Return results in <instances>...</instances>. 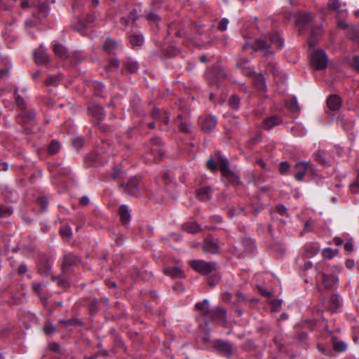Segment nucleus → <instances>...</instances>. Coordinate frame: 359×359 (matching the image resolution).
Listing matches in <instances>:
<instances>
[{
  "instance_id": "8fccbe9b",
  "label": "nucleus",
  "mask_w": 359,
  "mask_h": 359,
  "mask_svg": "<svg viewBox=\"0 0 359 359\" xmlns=\"http://www.w3.org/2000/svg\"><path fill=\"white\" fill-rule=\"evenodd\" d=\"M278 211L281 215H285L287 212V209L283 205H279L278 206Z\"/></svg>"
},
{
  "instance_id": "f257e3e1",
  "label": "nucleus",
  "mask_w": 359,
  "mask_h": 359,
  "mask_svg": "<svg viewBox=\"0 0 359 359\" xmlns=\"http://www.w3.org/2000/svg\"><path fill=\"white\" fill-rule=\"evenodd\" d=\"M226 159L222 156L219 152L215 154L207 161L208 170L215 172L217 170L218 167L220 168L222 175L229 182L237 183L239 181V177L237 174L233 172L228 168Z\"/></svg>"
},
{
  "instance_id": "de8ad7c7",
  "label": "nucleus",
  "mask_w": 359,
  "mask_h": 359,
  "mask_svg": "<svg viewBox=\"0 0 359 359\" xmlns=\"http://www.w3.org/2000/svg\"><path fill=\"white\" fill-rule=\"evenodd\" d=\"M47 83L49 85L57 86L58 84V78L57 77L50 78L47 81Z\"/></svg>"
},
{
  "instance_id": "412c9836",
  "label": "nucleus",
  "mask_w": 359,
  "mask_h": 359,
  "mask_svg": "<svg viewBox=\"0 0 359 359\" xmlns=\"http://www.w3.org/2000/svg\"><path fill=\"white\" fill-rule=\"evenodd\" d=\"M196 307L204 314L209 312V302L207 299H204L202 302L197 303Z\"/></svg>"
},
{
  "instance_id": "f03ea898",
  "label": "nucleus",
  "mask_w": 359,
  "mask_h": 359,
  "mask_svg": "<svg viewBox=\"0 0 359 359\" xmlns=\"http://www.w3.org/2000/svg\"><path fill=\"white\" fill-rule=\"evenodd\" d=\"M328 59L325 51L318 50L311 55V65L317 70L324 69L327 67Z\"/></svg>"
},
{
  "instance_id": "09e8293b",
  "label": "nucleus",
  "mask_w": 359,
  "mask_h": 359,
  "mask_svg": "<svg viewBox=\"0 0 359 359\" xmlns=\"http://www.w3.org/2000/svg\"><path fill=\"white\" fill-rule=\"evenodd\" d=\"M147 19L151 21H157L158 20V16L155 13H150L147 15Z\"/></svg>"
},
{
  "instance_id": "69168bd1",
  "label": "nucleus",
  "mask_w": 359,
  "mask_h": 359,
  "mask_svg": "<svg viewBox=\"0 0 359 359\" xmlns=\"http://www.w3.org/2000/svg\"><path fill=\"white\" fill-rule=\"evenodd\" d=\"M314 44H315V42H314V41H313L311 39H310L309 40V46H311H311H314Z\"/></svg>"
},
{
  "instance_id": "393cba45",
  "label": "nucleus",
  "mask_w": 359,
  "mask_h": 359,
  "mask_svg": "<svg viewBox=\"0 0 359 359\" xmlns=\"http://www.w3.org/2000/svg\"><path fill=\"white\" fill-rule=\"evenodd\" d=\"M60 233L63 239L68 240L72 235V231L69 226H64L60 229Z\"/></svg>"
},
{
  "instance_id": "2f4dec72",
  "label": "nucleus",
  "mask_w": 359,
  "mask_h": 359,
  "mask_svg": "<svg viewBox=\"0 0 359 359\" xmlns=\"http://www.w3.org/2000/svg\"><path fill=\"white\" fill-rule=\"evenodd\" d=\"M338 252L337 250H333L331 248H325L323 251V256L327 259L332 258Z\"/></svg>"
},
{
  "instance_id": "5701e85b",
  "label": "nucleus",
  "mask_w": 359,
  "mask_h": 359,
  "mask_svg": "<svg viewBox=\"0 0 359 359\" xmlns=\"http://www.w3.org/2000/svg\"><path fill=\"white\" fill-rule=\"evenodd\" d=\"M286 105L293 112H297L299 111L298 102L296 97L291 98L290 100L286 103Z\"/></svg>"
},
{
  "instance_id": "cd10ccee",
  "label": "nucleus",
  "mask_w": 359,
  "mask_h": 359,
  "mask_svg": "<svg viewBox=\"0 0 359 359\" xmlns=\"http://www.w3.org/2000/svg\"><path fill=\"white\" fill-rule=\"evenodd\" d=\"M60 148V144L57 141L53 140L49 145L48 152L50 154H54L59 151Z\"/></svg>"
},
{
  "instance_id": "c03bdc74",
  "label": "nucleus",
  "mask_w": 359,
  "mask_h": 359,
  "mask_svg": "<svg viewBox=\"0 0 359 359\" xmlns=\"http://www.w3.org/2000/svg\"><path fill=\"white\" fill-rule=\"evenodd\" d=\"M54 330H55V327H54V326H53L52 324H47V325L44 327V332H45L46 334H50V333H52Z\"/></svg>"
},
{
  "instance_id": "49530a36",
  "label": "nucleus",
  "mask_w": 359,
  "mask_h": 359,
  "mask_svg": "<svg viewBox=\"0 0 359 359\" xmlns=\"http://www.w3.org/2000/svg\"><path fill=\"white\" fill-rule=\"evenodd\" d=\"M352 193H356L359 189V181L353 183L350 187Z\"/></svg>"
},
{
  "instance_id": "aec40b11",
  "label": "nucleus",
  "mask_w": 359,
  "mask_h": 359,
  "mask_svg": "<svg viewBox=\"0 0 359 359\" xmlns=\"http://www.w3.org/2000/svg\"><path fill=\"white\" fill-rule=\"evenodd\" d=\"M291 130L297 136H304L306 133V129L301 123H297L294 127L291 128Z\"/></svg>"
},
{
  "instance_id": "4d7b16f0",
  "label": "nucleus",
  "mask_w": 359,
  "mask_h": 359,
  "mask_svg": "<svg viewBox=\"0 0 359 359\" xmlns=\"http://www.w3.org/2000/svg\"><path fill=\"white\" fill-rule=\"evenodd\" d=\"M33 287L34 290L38 292L41 289L42 285L41 283H35Z\"/></svg>"
},
{
  "instance_id": "20e7f679",
  "label": "nucleus",
  "mask_w": 359,
  "mask_h": 359,
  "mask_svg": "<svg viewBox=\"0 0 359 359\" xmlns=\"http://www.w3.org/2000/svg\"><path fill=\"white\" fill-rule=\"evenodd\" d=\"M191 266L197 272L206 275L215 269V264L212 262H205L203 260H194L190 262Z\"/></svg>"
},
{
  "instance_id": "9d476101",
  "label": "nucleus",
  "mask_w": 359,
  "mask_h": 359,
  "mask_svg": "<svg viewBox=\"0 0 359 359\" xmlns=\"http://www.w3.org/2000/svg\"><path fill=\"white\" fill-rule=\"evenodd\" d=\"M327 104L330 109L333 111L339 110L341 107V99L336 95H331L327 99Z\"/></svg>"
},
{
  "instance_id": "13d9d810",
  "label": "nucleus",
  "mask_w": 359,
  "mask_h": 359,
  "mask_svg": "<svg viewBox=\"0 0 359 359\" xmlns=\"http://www.w3.org/2000/svg\"><path fill=\"white\" fill-rule=\"evenodd\" d=\"M157 152L158 153V159H161L162 158V156H163V153L160 151V150H158V149H151V152L153 154L154 152Z\"/></svg>"
},
{
  "instance_id": "1a4fd4ad",
  "label": "nucleus",
  "mask_w": 359,
  "mask_h": 359,
  "mask_svg": "<svg viewBox=\"0 0 359 359\" xmlns=\"http://www.w3.org/2000/svg\"><path fill=\"white\" fill-rule=\"evenodd\" d=\"M164 273L173 278H182L183 271L178 266H170L164 269Z\"/></svg>"
},
{
  "instance_id": "c9c22d12",
  "label": "nucleus",
  "mask_w": 359,
  "mask_h": 359,
  "mask_svg": "<svg viewBox=\"0 0 359 359\" xmlns=\"http://www.w3.org/2000/svg\"><path fill=\"white\" fill-rule=\"evenodd\" d=\"M256 86L260 90H264L266 85L264 79L262 76H259L256 81Z\"/></svg>"
},
{
  "instance_id": "e2e57ef3",
  "label": "nucleus",
  "mask_w": 359,
  "mask_h": 359,
  "mask_svg": "<svg viewBox=\"0 0 359 359\" xmlns=\"http://www.w3.org/2000/svg\"><path fill=\"white\" fill-rule=\"evenodd\" d=\"M8 72V69L0 71V78L3 77Z\"/></svg>"
},
{
  "instance_id": "f704fd0d",
  "label": "nucleus",
  "mask_w": 359,
  "mask_h": 359,
  "mask_svg": "<svg viewBox=\"0 0 359 359\" xmlns=\"http://www.w3.org/2000/svg\"><path fill=\"white\" fill-rule=\"evenodd\" d=\"M13 213V210L10 208H4L0 206V217L11 215Z\"/></svg>"
},
{
  "instance_id": "a878e982",
  "label": "nucleus",
  "mask_w": 359,
  "mask_h": 359,
  "mask_svg": "<svg viewBox=\"0 0 359 359\" xmlns=\"http://www.w3.org/2000/svg\"><path fill=\"white\" fill-rule=\"evenodd\" d=\"M177 121L180 122V128L182 131L184 133H189L190 131V124L186 121H182L181 116H177Z\"/></svg>"
},
{
  "instance_id": "7c9ffc66",
  "label": "nucleus",
  "mask_w": 359,
  "mask_h": 359,
  "mask_svg": "<svg viewBox=\"0 0 359 359\" xmlns=\"http://www.w3.org/2000/svg\"><path fill=\"white\" fill-rule=\"evenodd\" d=\"M116 47V42L112 39H107L106 40L104 44V50L107 51H111Z\"/></svg>"
},
{
  "instance_id": "6e6552de",
  "label": "nucleus",
  "mask_w": 359,
  "mask_h": 359,
  "mask_svg": "<svg viewBox=\"0 0 359 359\" xmlns=\"http://www.w3.org/2000/svg\"><path fill=\"white\" fill-rule=\"evenodd\" d=\"M34 57L36 62L38 64H43L48 61V56L46 51L43 49V46H41L39 48L35 51Z\"/></svg>"
},
{
  "instance_id": "a211bd4d",
  "label": "nucleus",
  "mask_w": 359,
  "mask_h": 359,
  "mask_svg": "<svg viewBox=\"0 0 359 359\" xmlns=\"http://www.w3.org/2000/svg\"><path fill=\"white\" fill-rule=\"evenodd\" d=\"M198 196L203 201H208L210 198V189L209 187H203L197 191Z\"/></svg>"
},
{
  "instance_id": "39448f33",
  "label": "nucleus",
  "mask_w": 359,
  "mask_h": 359,
  "mask_svg": "<svg viewBox=\"0 0 359 359\" xmlns=\"http://www.w3.org/2000/svg\"><path fill=\"white\" fill-rule=\"evenodd\" d=\"M214 347L224 356L229 357L234 351L233 346L227 341L217 340L213 343Z\"/></svg>"
},
{
  "instance_id": "bb28decb",
  "label": "nucleus",
  "mask_w": 359,
  "mask_h": 359,
  "mask_svg": "<svg viewBox=\"0 0 359 359\" xmlns=\"http://www.w3.org/2000/svg\"><path fill=\"white\" fill-rule=\"evenodd\" d=\"M271 43L280 48L283 44V40L279 34H274L271 36Z\"/></svg>"
},
{
  "instance_id": "680f3d73",
  "label": "nucleus",
  "mask_w": 359,
  "mask_h": 359,
  "mask_svg": "<svg viewBox=\"0 0 359 359\" xmlns=\"http://www.w3.org/2000/svg\"><path fill=\"white\" fill-rule=\"evenodd\" d=\"M21 6L22 8H27L29 6V0H22L21 3Z\"/></svg>"
},
{
  "instance_id": "774afa93",
  "label": "nucleus",
  "mask_w": 359,
  "mask_h": 359,
  "mask_svg": "<svg viewBox=\"0 0 359 359\" xmlns=\"http://www.w3.org/2000/svg\"><path fill=\"white\" fill-rule=\"evenodd\" d=\"M158 113H159L158 110L154 109V111H153L152 115H153V116H157L158 114Z\"/></svg>"
},
{
  "instance_id": "72a5a7b5",
  "label": "nucleus",
  "mask_w": 359,
  "mask_h": 359,
  "mask_svg": "<svg viewBox=\"0 0 359 359\" xmlns=\"http://www.w3.org/2000/svg\"><path fill=\"white\" fill-rule=\"evenodd\" d=\"M313 20V16L309 13H306L299 17V21L303 23H308Z\"/></svg>"
},
{
  "instance_id": "473e14b6",
  "label": "nucleus",
  "mask_w": 359,
  "mask_h": 359,
  "mask_svg": "<svg viewBox=\"0 0 359 359\" xmlns=\"http://www.w3.org/2000/svg\"><path fill=\"white\" fill-rule=\"evenodd\" d=\"M239 101L240 100L237 96L233 95L229 101V104L233 109H238L239 106Z\"/></svg>"
},
{
  "instance_id": "dca6fc26",
  "label": "nucleus",
  "mask_w": 359,
  "mask_h": 359,
  "mask_svg": "<svg viewBox=\"0 0 359 359\" xmlns=\"http://www.w3.org/2000/svg\"><path fill=\"white\" fill-rule=\"evenodd\" d=\"M328 8L330 10L336 11L338 14H342L344 13L346 14L347 13L346 9L341 8V5L339 2L337 0H331L328 3Z\"/></svg>"
},
{
  "instance_id": "ddd939ff",
  "label": "nucleus",
  "mask_w": 359,
  "mask_h": 359,
  "mask_svg": "<svg viewBox=\"0 0 359 359\" xmlns=\"http://www.w3.org/2000/svg\"><path fill=\"white\" fill-rule=\"evenodd\" d=\"M281 122V119L276 116H272L271 117L267 118L265 119L264 122V128L270 130L273 128V127L278 126Z\"/></svg>"
},
{
  "instance_id": "2eb2a0df",
  "label": "nucleus",
  "mask_w": 359,
  "mask_h": 359,
  "mask_svg": "<svg viewBox=\"0 0 359 359\" xmlns=\"http://www.w3.org/2000/svg\"><path fill=\"white\" fill-rule=\"evenodd\" d=\"M119 213L121 222L123 224H127L130 219L128 208L126 205H121L119 209Z\"/></svg>"
},
{
  "instance_id": "c756f323",
  "label": "nucleus",
  "mask_w": 359,
  "mask_h": 359,
  "mask_svg": "<svg viewBox=\"0 0 359 359\" xmlns=\"http://www.w3.org/2000/svg\"><path fill=\"white\" fill-rule=\"evenodd\" d=\"M38 11L41 17L44 18L48 15L49 8L46 4L42 3L38 6Z\"/></svg>"
},
{
  "instance_id": "603ef678",
  "label": "nucleus",
  "mask_w": 359,
  "mask_h": 359,
  "mask_svg": "<svg viewBox=\"0 0 359 359\" xmlns=\"http://www.w3.org/2000/svg\"><path fill=\"white\" fill-rule=\"evenodd\" d=\"M18 273L20 274H23L25 273L26 271H27V266H25V265H20L19 267H18Z\"/></svg>"
},
{
  "instance_id": "9b49d317",
  "label": "nucleus",
  "mask_w": 359,
  "mask_h": 359,
  "mask_svg": "<svg viewBox=\"0 0 359 359\" xmlns=\"http://www.w3.org/2000/svg\"><path fill=\"white\" fill-rule=\"evenodd\" d=\"M219 250L218 243L212 239L207 240L203 245V250L210 253H217Z\"/></svg>"
},
{
  "instance_id": "338daca9",
  "label": "nucleus",
  "mask_w": 359,
  "mask_h": 359,
  "mask_svg": "<svg viewBox=\"0 0 359 359\" xmlns=\"http://www.w3.org/2000/svg\"><path fill=\"white\" fill-rule=\"evenodd\" d=\"M311 266H312V263H311V262H307V263L306 264L305 267H306V269H309V268H311Z\"/></svg>"
},
{
  "instance_id": "0eeeda50",
  "label": "nucleus",
  "mask_w": 359,
  "mask_h": 359,
  "mask_svg": "<svg viewBox=\"0 0 359 359\" xmlns=\"http://www.w3.org/2000/svg\"><path fill=\"white\" fill-rule=\"evenodd\" d=\"M217 120L214 116H210L203 119L201 123L202 130L205 132H209L215 128Z\"/></svg>"
},
{
  "instance_id": "f8f14e48",
  "label": "nucleus",
  "mask_w": 359,
  "mask_h": 359,
  "mask_svg": "<svg viewBox=\"0 0 359 359\" xmlns=\"http://www.w3.org/2000/svg\"><path fill=\"white\" fill-rule=\"evenodd\" d=\"M320 245L318 243H309L305 245L304 254L307 257H312L318 254Z\"/></svg>"
},
{
  "instance_id": "c85d7f7f",
  "label": "nucleus",
  "mask_w": 359,
  "mask_h": 359,
  "mask_svg": "<svg viewBox=\"0 0 359 359\" xmlns=\"http://www.w3.org/2000/svg\"><path fill=\"white\" fill-rule=\"evenodd\" d=\"M185 230L191 233H195L200 231V227L196 223H191L185 226Z\"/></svg>"
},
{
  "instance_id": "a19ab883",
  "label": "nucleus",
  "mask_w": 359,
  "mask_h": 359,
  "mask_svg": "<svg viewBox=\"0 0 359 359\" xmlns=\"http://www.w3.org/2000/svg\"><path fill=\"white\" fill-rule=\"evenodd\" d=\"M72 144L75 148H80L83 144V139L81 137H76L74 139Z\"/></svg>"
},
{
  "instance_id": "0e129e2a",
  "label": "nucleus",
  "mask_w": 359,
  "mask_h": 359,
  "mask_svg": "<svg viewBox=\"0 0 359 359\" xmlns=\"http://www.w3.org/2000/svg\"><path fill=\"white\" fill-rule=\"evenodd\" d=\"M16 102H17L18 104L21 105L22 104V99L20 97H18L16 98Z\"/></svg>"
},
{
  "instance_id": "5fc2aeb1",
  "label": "nucleus",
  "mask_w": 359,
  "mask_h": 359,
  "mask_svg": "<svg viewBox=\"0 0 359 359\" xmlns=\"http://www.w3.org/2000/svg\"><path fill=\"white\" fill-rule=\"evenodd\" d=\"M346 266L349 268V269H351L352 267H353L354 266V262L353 260L352 259H348L346 262Z\"/></svg>"
},
{
  "instance_id": "4be33fe9",
  "label": "nucleus",
  "mask_w": 359,
  "mask_h": 359,
  "mask_svg": "<svg viewBox=\"0 0 359 359\" xmlns=\"http://www.w3.org/2000/svg\"><path fill=\"white\" fill-rule=\"evenodd\" d=\"M137 180L136 178L132 180L127 185L126 190L129 194H135L137 189Z\"/></svg>"
},
{
  "instance_id": "79ce46f5",
  "label": "nucleus",
  "mask_w": 359,
  "mask_h": 359,
  "mask_svg": "<svg viewBox=\"0 0 359 359\" xmlns=\"http://www.w3.org/2000/svg\"><path fill=\"white\" fill-rule=\"evenodd\" d=\"M289 164L284 161V162H281L280 164V172L281 174H284L285 173L288 169H289Z\"/></svg>"
},
{
  "instance_id": "b1692460",
  "label": "nucleus",
  "mask_w": 359,
  "mask_h": 359,
  "mask_svg": "<svg viewBox=\"0 0 359 359\" xmlns=\"http://www.w3.org/2000/svg\"><path fill=\"white\" fill-rule=\"evenodd\" d=\"M55 53L62 58H65L67 56L66 49L61 44H55L54 46Z\"/></svg>"
},
{
  "instance_id": "423d86ee",
  "label": "nucleus",
  "mask_w": 359,
  "mask_h": 359,
  "mask_svg": "<svg viewBox=\"0 0 359 359\" xmlns=\"http://www.w3.org/2000/svg\"><path fill=\"white\" fill-rule=\"evenodd\" d=\"M269 47L270 46L267 44L264 40L257 39L252 46H250L248 43H245L243 46V49L245 50H251V53L252 50H263L265 53H267Z\"/></svg>"
},
{
  "instance_id": "7ed1b4c3",
  "label": "nucleus",
  "mask_w": 359,
  "mask_h": 359,
  "mask_svg": "<svg viewBox=\"0 0 359 359\" xmlns=\"http://www.w3.org/2000/svg\"><path fill=\"white\" fill-rule=\"evenodd\" d=\"M294 169L296 174L294 178L297 181H302L306 175H313L315 172V168L309 162L302 161L297 163Z\"/></svg>"
},
{
  "instance_id": "ea45409f",
  "label": "nucleus",
  "mask_w": 359,
  "mask_h": 359,
  "mask_svg": "<svg viewBox=\"0 0 359 359\" xmlns=\"http://www.w3.org/2000/svg\"><path fill=\"white\" fill-rule=\"evenodd\" d=\"M60 323L65 325L66 327L72 325H76L79 322L76 320H60Z\"/></svg>"
},
{
  "instance_id": "6ab92c4d",
  "label": "nucleus",
  "mask_w": 359,
  "mask_h": 359,
  "mask_svg": "<svg viewBox=\"0 0 359 359\" xmlns=\"http://www.w3.org/2000/svg\"><path fill=\"white\" fill-rule=\"evenodd\" d=\"M333 347L336 351L344 352L347 349V344L342 341H339L336 338H334Z\"/></svg>"
},
{
  "instance_id": "6e6d98bb",
  "label": "nucleus",
  "mask_w": 359,
  "mask_h": 359,
  "mask_svg": "<svg viewBox=\"0 0 359 359\" xmlns=\"http://www.w3.org/2000/svg\"><path fill=\"white\" fill-rule=\"evenodd\" d=\"M333 241L337 245H340L343 243V241L339 237H334Z\"/></svg>"
},
{
  "instance_id": "f3484780",
  "label": "nucleus",
  "mask_w": 359,
  "mask_h": 359,
  "mask_svg": "<svg viewBox=\"0 0 359 359\" xmlns=\"http://www.w3.org/2000/svg\"><path fill=\"white\" fill-rule=\"evenodd\" d=\"M130 41L133 47H137L143 43L144 38L139 34H134L130 36Z\"/></svg>"
},
{
  "instance_id": "e433bc0d",
  "label": "nucleus",
  "mask_w": 359,
  "mask_h": 359,
  "mask_svg": "<svg viewBox=\"0 0 359 359\" xmlns=\"http://www.w3.org/2000/svg\"><path fill=\"white\" fill-rule=\"evenodd\" d=\"M330 302L333 304L334 309H337L340 306V299L337 295H332Z\"/></svg>"
},
{
  "instance_id": "3c124183",
  "label": "nucleus",
  "mask_w": 359,
  "mask_h": 359,
  "mask_svg": "<svg viewBox=\"0 0 359 359\" xmlns=\"http://www.w3.org/2000/svg\"><path fill=\"white\" fill-rule=\"evenodd\" d=\"M90 203V199L88 196H83L81 198V203L84 205H88V203Z\"/></svg>"
},
{
  "instance_id": "4c0bfd02",
  "label": "nucleus",
  "mask_w": 359,
  "mask_h": 359,
  "mask_svg": "<svg viewBox=\"0 0 359 359\" xmlns=\"http://www.w3.org/2000/svg\"><path fill=\"white\" fill-rule=\"evenodd\" d=\"M281 304H282V301L281 300H280V299L273 300L271 302L273 311H279V309H280V308L281 306Z\"/></svg>"
},
{
  "instance_id": "4468645a",
  "label": "nucleus",
  "mask_w": 359,
  "mask_h": 359,
  "mask_svg": "<svg viewBox=\"0 0 359 359\" xmlns=\"http://www.w3.org/2000/svg\"><path fill=\"white\" fill-rule=\"evenodd\" d=\"M323 284L327 288H332L338 283V278L334 276H327L323 273Z\"/></svg>"
},
{
  "instance_id": "052dcab7",
  "label": "nucleus",
  "mask_w": 359,
  "mask_h": 359,
  "mask_svg": "<svg viewBox=\"0 0 359 359\" xmlns=\"http://www.w3.org/2000/svg\"><path fill=\"white\" fill-rule=\"evenodd\" d=\"M217 314H218V315H219V316H225V314H226L225 311H224V310H223V309H219V308H218V309H217Z\"/></svg>"
},
{
  "instance_id": "864d4df0",
  "label": "nucleus",
  "mask_w": 359,
  "mask_h": 359,
  "mask_svg": "<svg viewBox=\"0 0 359 359\" xmlns=\"http://www.w3.org/2000/svg\"><path fill=\"white\" fill-rule=\"evenodd\" d=\"M344 248L346 250L352 251L353 250V245L351 242H348L345 244Z\"/></svg>"
},
{
  "instance_id": "a18cd8bd",
  "label": "nucleus",
  "mask_w": 359,
  "mask_h": 359,
  "mask_svg": "<svg viewBox=\"0 0 359 359\" xmlns=\"http://www.w3.org/2000/svg\"><path fill=\"white\" fill-rule=\"evenodd\" d=\"M39 203H40V205H41V208L42 209L44 210L46 209L48 205V201L46 198H41L39 200Z\"/></svg>"
},
{
  "instance_id": "37998d69",
  "label": "nucleus",
  "mask_w": 359,
  "mask_h": 359,
  "mask_svg": "<svg viewBox=\"0 0 359 359\" xmlns=\"http://www.w3.org/2000/svg\"><path fill=\"white\" fill-rule=\"evenodd\" d=\"M352 67L355 71L359 72V57L358 56H355L353 58V62H352Z\"/></svg>"
},
{
  "instance_id": "bf43d9fd",
  "label": "nucleus",
  "mask_w": 359,
  "mask_h": 359,
  "mask_svg": "<svg viewBox=\"0 0 359 359\" xmlns=\"http://www.w3.org/2000/svg\"><path fill=\"white\" fill-rule=\"evenodd\" d=\"M257 163L264 169L266 168V164L262 159L257 160Z\"/></svg>"
},
{
  "instance_id": "58836bf2",
  "label": "nucleus",
  "mask_w": 359,
  "mask_h": 359,
  "mask_svg": "<svg viewBox=\"0 0 359 359\" xmlns=\"http://www.w3.org/2000/svg\"><path fill=\"white\" fill-rule=\"evenodd\" d=\"M229 20L226 18L221 20L219 24V29L222 31H224L227 29Z\"/></svg>"
}]
</instances>
